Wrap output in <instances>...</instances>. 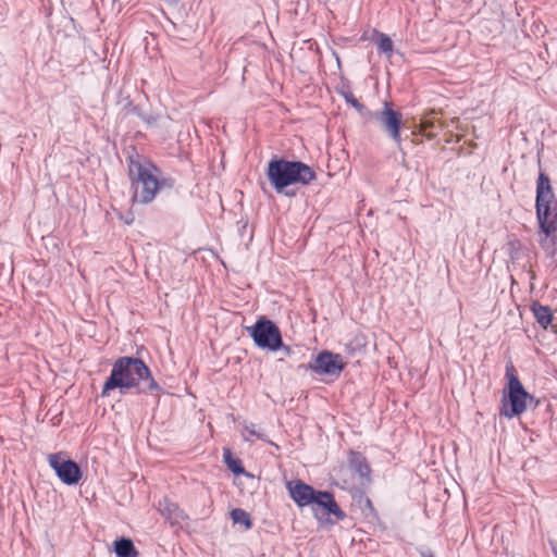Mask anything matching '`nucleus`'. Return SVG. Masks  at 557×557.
Instances as JSON below:
<instances>
[{
  "instance_id": "obj_1",
  "label": "nucleus",
  "mask_w": 557,
  "mask_h": 557,
  "mask_svg": "<svg viewBox=\"0 0 557 557\" xmlns=\"http://www.w3.org/2000/svg\"><path fill=\"white\" fill-rule=\"evenodd\" d=\"M116 388L121 394H125L131 388H137L138 393L144 394H152L162 389L146 363L134 357H121L115 360L110 376L103 384L101 397H109L111 392Z\"/></svg>"
},
{
  "instance_id": "obj_2",
  "label": "nucleus",
  "mask_w": 557,
  "mask_h": 557,
  "mask_svg": "<svg viewBox=\"0 0 557 557\" xmlns=\"http://www.w3.org/2000/svg\"><path fill=\"white\" fill-rule=\"evenodd\" d=\"M128 176L133 190L134 203L148 205L154 200L163 188H172L175 181L161 176V171L152 162L129 158Z\"/></svg>"
},
{
  "instance_id": "obj_3",
  "label": "nucleus",
  "mask_w": 557,
  "mask_h": 557,
  "mask_svg": "<svg viewBox=\"0 0 557 557\" xmlns=\"http://www.w3.org/2000/svg\"><path fill=\"white\" fill-rule=\"evenodd\" d=\"M536 218L540 225V245L549 256L555 255L557 203L548 175L541 172L536 182Z\"/></svg>"
},
{
  "instance_id": "obj_4",
  "label": "nucleus",
  "mask_w": 557,
  "mask_h": 557,
  "mask_svg": "<svg viewBox=\"0 0 557 557\" xmlns=\"http://www.w3.org/2000/svg\"><path fill=\"white\" fill-rule=\"evenodd\" d=\"M268 178L276 193L294 184L308 185L315 180L314 171L301 161L272 158L268 164Z\"/></svg>"
},
{
  "instance_id": "obj_5",
  "label": "nucleus",
  "mask_w": 557,
  "mask_h": 557,
  "mask_svg": "<svg viewBox=\"0 0 557 557\" xmlns=\"http://www.w3.org/2000/svg\"><path fill=\"white\" fill-rule=\"evenodd\" d=\"M506 379L499 412L512 419L527 410L528 405L534 401V396L525 391L511 363L506 366Z\"/></svg>"
},
{
  "instance_id": "obj_6",
  "label": "nucleus",
  "mask_w": 557,
  "mask_h": 557,
  "mask_svg": "<svg viewBox=\"0 0 557 557\" xmlns=\"http://www.w3.org/2000/svg\"><path fill=\"white\" fill-rule=\"evenodd\" d=\"M257 347L270 351L280 350L283 346L282 334L278 326L271 320L261 317L257 322L247 327Z\"/></svg>"
},
{
  "instance_id": "obj_7",
  "label": "nucleus",
  "mask_w": 557,
  "mask_h": 557,
  "mask_svg": "<svg viewBox=\"0 0 557 557\" xmlns=\"http://www.w3.org/2000/svg\"><path fill=\"white\" fill-rule=\"evenodd\" d=\"M345 368L343 358L329 350L320 351L308 364H300L299 369L310 370L318 375H327L337 379Z\"/></svg>"
},
{
  "instance_id": "obj_8",
  "label": "nucleus",
  "mask_w": 557,
  "mask_h": 557,
  "mask_svg": "<svg viewBox=\"0 0 557 557\" xmlns=\"http://www.w3.org/2000/svg\"><path fill=\"white\" fill-rule=\"evenodd\" d=\"M48 463L55 471L60 481L66 485L77 484L82 478L78 465L71 459H66L62 453L50 454Z\"/></svg>"
},
{
  "instance_id": "obj_9",
  "label": "nucleus",
  "mask_w": 557,
  "mask_h": 557,
  "mask_svg": "<svg viewBox=\"0 0 557 557\" xmlns=\"http://www.w3.org/2000/svg\"><path fill=\"white\" fill-rule=\"evenodd\" d=\"M373 116L380 123L382 131L399 146L401 114L393 110L388 102H384L383 109L376 111Z\"/></svg>"
},
{
  "instance_id": "obj_10",
  "label": "nucleus",
  "mask_w": 557,
  "mask_h": 557,
  "mask_svg": "<svg viewBox=\"0 0 557 557\" xmlns=\"http://www.w3.org/2000/svg\"><path fill=\"white\" fill-rule=\"evenodd\" d=\"M311 505L315 516L319 509H323L325 515H333L338 520H343L346 517L345 512L337 505L333 494L330 492L317 491Z\"/></svg>"
},
{
  "instance_id": "obj_11",
  "label": "nucleus",
  "mask_w": 557,
  "mask_h": 557,
  "mask_svg": "<svg viewBox=\"0 0 557 557\" xmlns=\"http://www.w3.org/2000/svg\"><path fill=\"white\" fill-rule=\"evenodd\" d=\"M287 488L290 497L299 507L311 505L317 493L312 486L304 483L300 480L288 482Z\"/></svg>"
},
{
  "instance_id": "obj_12",
  "label": "nucleus",
  "mask_w": 557,
  "mask_h": 557,
  "mask_svg": "<svg viewBox=\"0 0 557 557\" xmlns=\"http://www.w3.org/2000/svg\"><path fill=\"white\" fill-rule=\"evenodd\" d=\"M158 509L160 513L171 522V524H178L187 518L184 511L180 509L178 505L168 498H163L159 502Z\"/></svg>"
},
{
  "instance_id": "obj_13",
  "label": "nucleus",
  "mask_w": 557,
  "mask_h": 557,
  "mask_svg": "<svg viewBox=\"0 0 557 557\" xmlns=\"http://www.w3.org/2000/svg\"><path fill=\"white\" fill-rule=\"evenodd\" d=\"M532 312L536 322L543 327L547 329V326L552 323L553 313L549 307L543 306L540 302H534L532 305Z\"/></svg>"
},
{
  "instance_id": "obj_14",
  "label": "nucleus",
  "mask_w": 557,
  "mask_h": 557,
  "mask_svg": "<svg viewBox=\"0 0 557 557\" xmlns=\"http://www.w3.org/2000/svg\"><path fill=\"white\" fill-rule=\"evenodd\" d=\"M349 467L361 478H368L370 474V467L367 463L366 458L359 453H350Z\"/></svg>"
},
{
  "instance_id": "obj_15",
  "label": "nucleus",
  "mask_w": 557,
  "mask_h": 557,
  "mask_svg": "<svg viewBox=\"0 0 557 557\" xmlns=\"http://www.w3.org/2000/svg\"><path fill=\"white\" fill-rule=\"evenodd\" d=\"M114 552L117 557H137L133 542L129 539L121 537L114 542Z\"/></svg>"
},
{
  "instance_id": "obj_16",
  "label": "nucleus",
  "mask_w": 557,
  "mask_h": 557,
  "mask_svg": "<svg viewBox=\"0 0 557 557\" xmlns=\"http://www.w3.org/2000/svg\"><path fill=\"white\" fill-rule=\"evenodd\" d=\"M375 44L380 53L385 54L387 58L392 57L394 45L386 34L376 33Z\"/></svg>"
},
{
  "instance_id": "obj_17",
  "label": "nucleus",
  "mask_w": 557,
  "mask_h": 557,
  "mask_svg": "<svg viewBox=\"0 0 557 557\" xmlns=\"http://www.w3.org/2000/svg\"><path fill=\"white\" fill-rule=\"evenodd\" d=\"M231 518L234 523L243 524L246 530L252 527L251 518L247 511L240 508H235L231 511Z\"/></svg>"
},
{
  "instance_id": "obj_18",
  "label": "nucleus",
  "mask_w": 557,
  "mask_h": 557,
  "mask_svg": "<svg viewBox=\"0 0 557 557\" xmlns=\"http://www.w3.org/2000/svg\"><path fill=\"white\" fill-rule=\"evenodd\" d=\"M243 437L245 441H250L251 437H255L268 442L267 434L253 423L245 424Z\"/></svg>"
},
{
  "instance_id": "obj_19",
  "label": "nucleus",
  "mask_w": 557,
  "mask_h": 557,
  "mask_svg": "<svg viewBox=\"0 0 557 557\" xmlns=\"http://www.w3.org/2000/svg\"><path fill=\"white\" fill-rule=\"evenodd\" d=\"M224 460L233 473L239 474L244 472L240 461L238 459H233L228 449H224Z\"/></svg>"
},
{
  "instance_id": "obj_20",
  "label": "nucleus",
  "mask_w": 557,
  "mask_h": 557,
  "mask_svg": "<svg viewBox=\"0 0 557 557\" xmlns=\"http://www.w3.org/2000/svg\"><path fill=\"white\" fill-rule=\"evenodd\" d=\"M343 96L346 102L351 104L354 108L358 110H361L363 108V106L355 98V96L351 92H344Z\"/></svg>"
},
{
  "instance_id": "obj_21",
  "label": "nucleus",
  "mask_w": 557,
  "mask_h": 557,
  "mask_svg": "<svg viewBox=\"0 0 557 557\" xmlns=\"http://www.w3.org/2000/svg\"><path fill=\"white\" fill-rule=\"evenodd\" d=\"M140 117L149 125H152L156 122V117L152 115H143L140 114Z\"/></svg>"
},
{
  "instance_id": "obj_22",
  "label": "nucleus",
  "mask_w": 557,
  "mask_h": 557,
  "mask_svg": "<svg viewBox=\"0 0 557 557\" xmlns=\"http://www.w3.org/2000/svg\"><path fill=\"white\" fill-rule=\"evenodd\" d=\"M433 126H434L433 122H430L428 120L422 121V123H421V127H422L423 131H425L429 127H433Z\"/></svg>"
},
{
  "instance_id": "obj_23",
  "label": "nucleus",
  "mask_w": 557,
  "mask_h": 557,
  "mask_svg": "<svg viewBox=\"0 0 557 557\" xmlns=\"http://www.w3.org/2000/svg\"><path fill=\"white\" fill-rule=\"evenodd\" d=\"M280 349L284 350V352L286 355H290V347L289 346H286V345L283 344V346Z\"/></svg>"
},
{
  "instance_id": "obj_24",
  "label": "nucleus",
  "mask_w": 557,
  "mask_h": 557,
  "mask_svg": "<svg viewBox=\"0 0 557 557\" xmlns=\"http://www.w3.org/2000/svg\"><path fill=\"white\" fill-rule=\"evenodd\" d=\"M433 136H435V135H434V134H432V133H429V134H428V137H433Z\"/></svg>"
}]
</instances>
